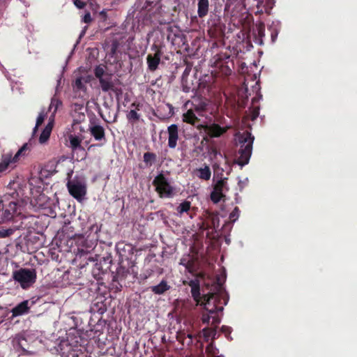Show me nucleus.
<instances>
[{
	"label": "nucleus",
	"instance_id": "33",
	"mask_svg": "<svg viewBox=\"0 0 357 357\" xmlns=\"http://www.w3.org/2000/svg\"><path fill=\"white\" fill-rule=\"evenodd\" d=\"M119 46H120V43L117 39L112 40L110 47H109V54L112 57L115 56Z\"/></svg>",
	"mask_w": 357,
	"mask_h": 357
},
{
	"label": "nucleus",
	"instance_id": "24",
	"mask_svg": "<svg viewBox=\"0 0 357 357\" xmlns=\"http://www.w3.org/2000/svg\"><path fill=\"white\" fill-rule=\"evenodd\" d=\"M150 289L155 294L160 295L168 291L170 289V286L166 280H162L158 285L152 286Z\"/></svg>",
	"mask_w": 357,
	"mask_h": 357
},
{
	"label": "nucleus",
	"instance_id": "10",
	"mask_svg": "<svg viewBox=\"0 0 357 357\" xmlns=\"http://www.w3.org/2000/svg\"><path fill=\"white\" fill-rule=\"evenodd\" d=\"M17 204L15 202H10L8 206H5L2 201H0V224L12 219L13 215L17 212Z\"/></svg>",
	"mask_w": 357,
	"mask_h": 357
},
{
	"label": "nucleus",
	"instance_id": "18",
	"mask_svg": "<svg viewBox=\"0 0 357 357\" xmlns=\"http://www.w3.org/2000/svg\"><path fill=\"white\" fill-rule=\"evenodd\" d=\"M90 134L97 141L105 140V132L102 126L100 125H92L89 126V128Z\"/></svg>",
	"mask_w": 357,
	"mask_h": 357
},
{
	"label": "nucleus",
	"instance_id": "53",
	"mask_svg": "<svg viewBox=\"0 0 357 357\" xmlns=\"http://www.w3.org/2000/svg\"><path fill=\"white\" fill-rule=\"evenodd\" d=\"M264 27H261V28H260V29H259V33L260 35H264Z\"/></svg>",
	"mask_w": 357,
	"mask_h": 357
},
{
	"label": "nucleus",
	"instance_id": "46",
	"mask_svg": "<svg viewBox=\"0 0 357 357\" xmlns=\"http://www.w3.org/2000/svg\"><path fill=\"white\" fill-rule=\"evenodd\" d=\"M54 118L52 116L50 118V121L44 129H47L50 132H52L53 127Z\"/></svg>",
	"mask_w": 357,
	"mask_h": 357
},
{
	"label": "nucleus",
	"instance_id": "20",
	"mask_svg": "<svg viewBox=\"0 0 357 357\" xmlns=\"http://www.w3.org/2000/svg\"><path fill=\"white\" fill-rule=\"evenodd\" d=\"M91 250H92V246H86V248H78V252L77 254V257H79L80 259L83 258V260H86L85 264L82 265V267H84L86 264H88V261H94L93 257L91 256L90 253Z\"/></svg>",
	"mask_w": 357,
	"mask_h": 357
},
{
	"label": "nucleus",
	"instance_id": "2",
	"mask_svg": "<svg viewBox=\"0 0 357 357\" xmlns=\"http://www.w3.org/2000/svg\"><path fill=\"white\" fill-rule=\"evenodd\" d=\"M254 137L249 132H243L238 138L240 149L237 163L241 166L247 165L252 154Z\"/></svg>",
	"mask_w": 357,
	"mask_h": 357
},
{
	"label": "nucleus",
	"instance_id": "23",
	"mask_svg": "<svg viewBox=\"0 0 357 357\" xmlns=\"http://www.w3.org/2000/svg\"><path fill=\"white\" fill-rule=\"evenodd\" d=\"M197 176L202 180L208 181L211 176V171L210 167L205 165L204 167L196 169Z\"/></svg>",
	"mask_w": 357,
	"mask_h": 357
},
{
	"label": "nucleus",
	"instance_id": "38",
	"mask_svg": "<svg viewBox=\"0 0 357 357\" xmlns=\"http://www.w3.org/2000/svg\"><path fill=\"white\" fill-rule=\"evenodd\" d=\"M240 210L238 206H236L229 214V220L231 222H235L239 217Z\"/></svg>",
	"mask_w": 357,
	"mask_h": 357
},
{
	"label": "nucleus",
	"instance_id": "48",
	"mask_svg": "<svg viewBox=\"0 0 357 357\" xmlns=\"http://www.w3.org/2000/svg\"><path fill=\"white\" fill-rule=\"evenodd\" d=\"M158 0H146V3L147 4V6H153L155 5V3Z\"/></svg>",
	"mask_w": 357,
	"mask_h": 357
},
{
	"label": "nucleus",
	"instance_id": "6",
	"mask_svg": "<svg viewBox=\"0 0 357 357\" xmlns=\"http://www.w3.org/2000/svg\"><path fill=\"white\" fill-rule=\"evenodd\" d=\"M169 4V0H158L153 6L154 13L159 15L158 21L161 24H169L173 21L174 15L170 13L168 6Z\"/></svg>",
	"mask_w": 357,
	"mask_h": 357
},
{
	"label": "nucleus",
	"instance_id": "34",
	"mask_svg": "<svg viewBox=\"0 0 357 357\" xmlns=\"http://www.w3.org/2000/svg\"><path fill=\"white\" fill-rule=\"evenodd\" d=\"M126 116L128 121L133 123L139 121L140 118V115L134 109H131Z\"/></svg>",
	"mask_w": 357,
	"mask_h": 357
},
{
	"label": "nucleus",
	"instance_id": "42",
	"mask_svg": "<svg viewBox=\"0 0 357 357\" xmlns=\"http://www.w3.org/2000/svg\"><path fill=\"white\" fill-rule=\"evenodd\" d=\"M212 319L211 314L207 312L206 314L203 313L202 316V321L203 324H208L210 319Z\"/></svg>",
	"mask_w": 357,
	"mask_h": 357
},
{
	"label": "nucleus",
	"instance_id": "55",
	"mask_svg": "<svg viewBox=\"0 0 357 357\" xmlns=\"http://www.w3.org/2000/svg\"><path fill=\"white\" fill-rule=\"evenodd\" d=\"M173 10L174 11H176V6H174Z\"/></svg>",
	"mask_w": 357,
	"mask_h": 357
},
{
	"label": "nucleus",
	"instance_id": "17",
	"mask_svg": "<svg viewBox=\"0 0 357 357\" xmlns=\"http://www.w3.org/2000/svg\"><path fill=\"white\" fill-rule=\"evenodd\" d=\"M189 286L191 287V294L193 299L197 303V305L199 304L203 296L201 297L200 294V284L198 280H192L189 282Z\"/></svg>",
	"mask_w": 357,
	"mask_h": 357
},
{
	"label": "nucleus",
	"instance_id": "14",
	"mask_svg": "<svg viewBox=\"0 0 357 357\" xmlns=\"http://www.w3.org/2000/svg\"><path fill=\"white\" fill-rule=\"evenodd\" d=\"M168 146L170 149H175L178 139V127L176 124H172L167 128Z\"/></svg>",
	"mask_w": 357,
	"mask_h": 357
},
{
	"label": "nucleus",
	"instance_id": "30",
	"mask_svg": "<svg viewBox=\"0 0 357 357\" xmlns=\"http://www.w3.org/2000/svg\"><path fill=\"white\" fill-rule=\"evenodd\" d=\"M60 105H61V102L59 99L54 97L52 98L50 105L48 108V112H52L53 109L52 117L54 118V114L56 112L58 107Z\"/></svg>",
	"mask_w": 357,
	"mask_h": 357
},
{
	"label": "nucleus",
	"instance_id": "27",
	"mask_svg": "<svg viewBox=\"0 0 357 357\" xmlns=\"http://www.w3.org/2000/svg\"><path fill=\"white\" fill-rule=\"evenodd\" d=\"M13 161L12 159V155L4 154L2 155V160L0 162V173L3 172L7 169L10 164H13Z\"/></svg>",
	"mask_w": 357,
	"mask_h": 357
},
{
	"label": "nucleus",
	"instance_id": "45",
	"mask_svg": "<svg viewBox=\"0 0 357 357\" xmlns=\"http://www.w3.org/2000/svg\"><path fill=\"white\" fill-rule=\"evenodd\" d=\"M74 4L78 8H83L86 6V3L82 1V0H73Z\"/></svg>",
	"mask_w": 357,
	"mask_h": 357
},
{
	"label": "nucleus",
	"instance_id": "31",
	"mask_svg": "<svg viewBox=\"0 0 357 357\" xmlns=\"http://www.w3.org/2000/svg\"><path fill=\"white\" fill-rule=\"evenodd\" d=\"M28 150V144H24L15 153V155L13 157L12 159L13 161V164L16 163L19 161L20 157L22 155H24L25 154V152Z\"/></svg>",
	"mask_w": 357,
	"mask_h": 357
},
{
	"label": "nucleus",
	"instance_id": "52",
	"mask_svg": "<svg viewBox=\"0 0 357 357\" xmlns=\"http://www.w3.org/2000/svg\"><path fill=\"white\" fill-rule=\"evenodd\" d=\"M131 106L135 107L138 110L139 109V104H136L135 102H133L132 103Z\"/></svg>",
	"mask_w": 357,
	"mask_h": 357
},
{
	"label": "nucleus",
	"instance_id": "32",
	"mask_svg": "<svg viewBox=\"0 0 357 357\" xmlns=\"http://www.w3.org/2000/svg\"><path fill=\"white\" fill-rule=\"evenodd\" d=\"M73 88L76 91H85L86 87L84 83V78L82 77H77L73 83Z\"/></svg>",
	"mask_w": 357,
	"mask_h": 357
},
{
	"label": "nucleus",
	"instance_id": "15",
	"mask_svg": "<svg viewBox=\"0 0 357 357\" xmlns=\"http://www.w3.org/2000/svg\"><path fill=\"white\" fill-rule=\"evenodd\" d=\"M192 109L199 116H204V113L208 110V101L206 98H195L192 102Z\"/></svg>",
	"mask_w": 357,
	"mask_h": 357
},
{
	"label": "nucleus",
	"instance_id": "25",
	"mask_svg": "<svg viewBox=\"0 0 357 357\" xmlns=\"http://www.w3.org/2000/svg\"><path fill=\"white\" fill-rule=\"evenodd\" d=\"M190 202L185 200L177 206L176 211L179 215H181L183 213H186L188 215H189L190 218H192L193 215L191 213H190Z\"/></svg>",
	"mask_w": 357,
	"mask_h": 357
},
{
	"label": "nucleus",
	"instance_id": "12",
	"mask_svg": "<svg viewBox=\"0 0 357 357\" xmlns=\"http://www.w3.org/2000/svg\"><path fill=\"white\" fill-rule=\"evenodd\" d=\"M229 128L228 126L221 127L219 124L215 123L204 126L205 131L211 138L220 137L227 132Z\"/></svg>",
	"mask_w": 357,
	"mask_h": 357
},
{
	"label": "nucleus",
	"instance_id": "13",
	"mask_svg": "<svg viewBox=\"0 0 357 357\" xmlns=\"http://www.w3.org/2000/svg\"><path fill=\"white\" fill-rule=\"evenodd\" d=\"M154 47L156 50L154 55L149 54L146 58L148 68L151 72L155 71L158 68L160 62L161 56L162 55V52L160 49H159L156 45H155Z\"/></svg>",
	"mask_w": 357,
	"mask_h": 357
},
{
	"label": "nucleus",
	"instance_id": "43",
	"mask_svg": "<svg viewBox=\"0 0 357 357\" xmlns=\"http://www.w3.org/2000/svg\"><path fill=\"white\" fill-rule=\"evenodd\" d=\"M85 119V114L82 112H78L77 118L74 119V123H79Z\"/></svg>",
	"mask_w": 357,
	"mask_h": 357
},
{
	"label": "nucleus",
	"instance_id": "4",
	"mask_svg": "<svg viewBox=\"0 0 357 357\" xmlns=\"http://www.w3.org/2000/svg\"><path fill=\"white\" fill-rule=\"evenodd\" d=\"M152 184L160 198H170L174 195V187L162 173L154 178Z\"/></svg>",
	"mask_w": 357,
	"mask_h": 357
},
{
	"label": "nucleus",
	"instance_id": "50",
	"mask_svg": "<svg viewBox=\"0 0 357 357\" xmlns=\"http://www.w3.org/2000/svg\"><path fill=\"white\" fill-rule=\"evenodd\" d=\"M187 337L189 339V342H188V344H190V343H192V335L188 334Z\"/></svg>",
	"mask_w": 357,
	"mask_h": 357
},
{
	"label": "nucleus",
	"instance_id": "9",
	"mask_svg": "<svg viewBox=\"0 0 357 357\" xmlns=\"http://www.w3.org/2000/svg\"><path fill=\"white\" fill-rule=\"evenodd\" d=\"M67 188L70 195L78 201H81L86 194V184L79 180H69Z\"/></svg>",
	"mask_w": 357,
	"mask_h": 357
},
{
	"label": "nucleus",
	"instance_id": "5",
	"mask_svg": "<svg viewBox=\"0 0 357 357\" xmlns=\"http://www.w3.org/2000/svg\"><path fill=\"white\" fill-rule=\"evenodd\" d=\"M214 67L222 76L230 75L234 68V62L231 55L227 53H220L214 57Z\"/></svg>",
	"mask_w": 357,
	"mask_h": 357
},
{
	"label": "nucleus",
	"instance_id": "36",
	"mask_svg": "<svg viewBox=\"0 0 357 357\" xmlns=\"http://www.w3.org/2000/svg\"><path fill=\"white\" fill-rule=\"evenodd\" d=\"M50 134L51 132L47 129H44L39 137V142L40 144L46 142L49 139Z\"/></svg>",
	"mask_w": 357,
	"mask_h": 357
},
{
	"label": "nucleus",
	"instance_id": "37",
	"mask_svg": "<svg viewBox=\"0 0 357 357\" xmlns=\"http://www.w3.org/2000/svg\"><path fill=\"white\" fill-rule=\"evenodd\" d=\"M94 74L96 78L99 79H102L105 76L107 73H105V70L102 67L100 66H96L94 69Z\"/></svg>",
	"mask_w": 357,
	"mask_h": 357
},
{
	"label": "nucleus",
	"instance_id": "3",
	"mask_svg": "<svg viewBox=\"0 0 357 357\" xmlns=\"http://www.w3.org/2000/svg\"><path fill=\"white\" fill-rule=\"evenodd\" d=\"M36 277V271L33 268H22L13 273V279L20 283L23 289H27L34 284Z\"/></svg>",
	"mask_w": 357,
	"mask_h": 357
},
{
	"label": "nucleus",
	"instance_id": "54",
	"mask_svg": "<svg viewBox=\"0 0 357 357\" xmlns=\"http://www.w3.org/2000/svg\"><path fill=\"white\" fill-rule=\"evenodd\" d=\"M96 145L95 144H92L91 145L89 148H88V150H90L92 147L95 146Z\"/></svg>",
	"mask_w": 357,
	"mask_h": 357
},
{
	"label": "nucleus",
	"instance_id": "1",
	"mask_svg": "<svg viewBox=\"0 0 357 357\" xmlns=\"http://www.w3.org/2000/svg\"><path fill=\"white\" fill-rule=\"evenodd\" d=\"M221 303L220 296L216 293H210L203 296V299L199 304L204 306V309L211 314L212 325H218L221 321L219 313L223 311V306L219 305Z\"/></svg>",
	"mask_w": 357,
	"mask_h": 357
},
{
	"label": "nucleus",
	"instance_id": "40",
	"mask_svg": "<svg viewBox=\"0 0 357 357\" xmlns=\"http://www.w3.org/2000/svg\"><path fill=\"white\" fill-rule=\"evenodd\" d=\"M116 273L119 276H121V278H126L127 275L129 273V270L128 268H126L121 265L117 268Z\"/></svg>",
	"mask_w": 357,
	"mask_h": 357
},
{
	"label": "nucleus",
	"instance_id": "21",
	"mask_svg": "<svg viewBox=\"0 0 357 357\" xmlns=\"http://www.w3.org/2000/svg\"><path fill=\"white\" fill-rule=\"evenodd\" d=\"M194 109L192 108L188 109L185 113L183 115V121L185 123L191 124L192 126H196L199 122V119L195 114Z\"/></svg>",
	"mask_w": 357,
	"mask_h": 357
},
{
	"label": "nucleus",
	"instance_id": "16",
	"mask_svg": "<svg viewBox=\"0 0 357 357\" xmlns=\"http://www.w3.org/2000/svg\"><path fill=\"white\" fill-rule=\"evenodd\" d=\"M30 310L29 301H24L11 310L12 316L13 317H19L27 314Z\"/></svg>",
	"mask_w": 357,
	"mask_h": 357
},
{
	"label": "nucleus",
	"instance_id": "22",
	"mask_svg": "<svg viewBox=\"0 0 357 357\" xmlns=\"http://www.w3.org/2000/svg\"><path fill=\"white\" fill-rule=\"evenodd\" d=\"M197 7L198 16L200 18L204 17L208 13V0H198Z\"/></svg>",
	"mask_w": 357,
	"mask_h": 357
},
{
	"label": "nucleus",
	"instance_id": "47",
	"mask_svg": "<svg viewBox=\"0 0 357 357\" xmlns=\"http://www.w3.org/2000/svg\"><path fill=\"white\" fill-rule=\"evenodd\" d=\"M99 16L102 21H106L107 19V15L106 10H102L99 13Z\"/></svg>",
	"mask_w": 357,
	"mask_h": 357
},
{
	"label": "nucleus",
	"instance_id": "41",
	"mask_svg": "<svg viewBox=\"0 0 357 357\" xmlns=\"http://www.w3.org/2000/svg\"><path fill=\"white\" fill-rule=\"evenodd\" d=\"M14 232L13 229H0V238H6L12 235Z\"/></svg>",
	"mask_w": 357,
	"mask_h": 357
},
{
	"label": "nucleus",
	"instance_id": "44",
	"mask_svg": "<svg viewBox=\"0 0 357 357\" xmlns=\"http://www.w3.org/2000/svg\"><path fill=\"white\" fill-rule=\"evenodd\" d=\"M82 21L84 23H90L92 21V18L89 12H87L83 17Z\"/></svg>",
	"mask_w": 357,
	"mask_h": 357
},
{
	"label": "nucleus",
	"instance_id": "26",
	"mask_svg": "<svg viewBox=\"0 0 357 357\" xmlns=\"http://www.w3.org/2000/svg\"><path fill=\"white\" fill-rule=\"evenodd\" d=\"M69 141L70 148L73 151L77 150L84 151V149L81 146V139L78 136L70 135L69 136Z\"/></svg>",
	"mask_w": 357,
	"mask_h": 357
},
{
	"label": "nucleus",
	"instance_id": "19",
	"mask_svg": "<svg viewBox=\"0 0 357 357\" xmlns=\"http://www.w3.org/2000/svg\"><path fill=\"white\" fill-rule=\"evenodd\" d=\"M14 347L17 350H21L23 353L29 351V347L25 337L17 335L13 340Z\"/></svg>",
	"mask_w": 357,
	"mask_h": 357
},
{
	"label": "nucleus",
	"instance_id": "39",
	"mask_svg": "<svg viewBox=\"0 0 357 357\" xmlns=\"http://www.w3.org/2000/svg\"><path fill=\"white\" fill-rule=\"evenodd\" d=\"M232 331V328L228 326H222L221 327V332L225 334V337L229 340H231L232 338L230 336Z\"/></svg>",
	"mask_w": 357,
	"mask_h": 357
},
{
	"label": "nucleus",
	"instance_id": "7",
	"mask_svg": "<svg viewBox=\"0 0 357 357\" xmlns=\"http://www.w3.org/2000/svg\"><path fill=\"white\" fill-rule=\"evenodd\" d=\"M215 326H217L218 325ZM202 333L204 340L206 342H208L210 337L212 338V341L208 344V346L206 348V357H224L223 355L219 354V350L218 348L215 347L213 343V340L214 339H215V335L217 334L216 327H215L214 328L208 327L204 328L202 330Z\"/></svg>",
	"mask_w": 357,
	"mask_h": 357
},
{
	"label": "nucleus",
	"instance_id": "35",
	"mask_svg": "<svg viewBox=\"0 0 357 357\" xmlns=\"http://www.w3.org/2000/svg\"><path fill=\"white\" fill-rule=\"evenodd\" d=\"M46 116H47V112H45V111H42L39 114V115H38V118L36 119V126H35V128L33 129V132H34L37 130L38 128L43 123Z\"/></svg>",
	"mask_w": 357,
	"mask_h": 357
},
{
	"label": "nucleus",
	"instance_id": "49",
	"mask_svg": "<svg viewBox=\"0 0 357 357\" xmlns=\"http://www.w3.org/2000/svg\"><path fill=\"white\" fill-rule=\"evenodd\" d=\"M75 110H82L83 109V105H82L75 104Z\"/></svg>",
	"mask_w": 357,
	"mask_h": 357
},
{
	"label": "nucleus",
	"instance_id": "29",
	"mask_svg": "<svg viewBox=\"0 0 357 357\" xmlns=\"http://www.w3.org/2000/svg\"><path fill=\"white\" fill-rule=\"evenodd\" d=\"M144 162L146 166L151 167L157 160L156 154L151 152H146L143 155Z\"/></svg>",
	"mask_w": 357,
	"mask_h": 357
},
{
	"label": "nucleus",
	"instance_id": "28",
	"mask_svg": "<svg viewBox=\"0 0 357 357\" xmlns=\"http://www.w3.org/2000/svg\"><path fill=\"white\" fill-rule=\"evenodd\" d=\"M275 5V0H264L262 4L257 3V8L261 7L264 8V11L268 14H271V11Z\"/></svg>",
	"mask_w": 357,
	"mask_h": 357
},
{
	"label": "nucleus",
	"instance_id": "8",
	"mask_svg": "<svg viewBox=\"0 0 357 357\" xmlns=\"http://www.w3.org/2000/svg\"><path fill=\"white\" fill-rule=\"evenodd\" d=\"M227 178H221L213 185V188L210 195L211 200L214 204H218L221 199L225 197L224 192L229 191L227 185Z\"/></svg>",
	"mask_w": 357,
	"mask_h": 357
},
{
	"label": "nucleus",
	"instance_id": "51",
	"mask_svg": "<svg viewBox=\"0 0 357 357\" xmlns=\"http://www.w3.org/2000/svg\"><path fill=\"white\" fill-rule=\"evenodd\" d=\"M121 245L125 246V245H124L123 243H117V245H116V248H117V250H121V249H122V248H121Z\"/></svg>",
	"mask_w": 357,
	"mask_h": 357
},
{
	"label": "nucleus",
	"instance_id": "11",
	"mask_svg": "<svg viewBox=\"0 0 357 357\" xmlns=\"http://www.w3.org/2000/svg\"><path fill=\"white\" fill-rule=\"evenodd\" d=\"M98 81L103 92L112 91L117 96L121 93V89L115 86L112 74L107 73L104 77Z\"/></svg>",
	"mask_w": 357,
	"mask_h": 357
}]
</instances>
